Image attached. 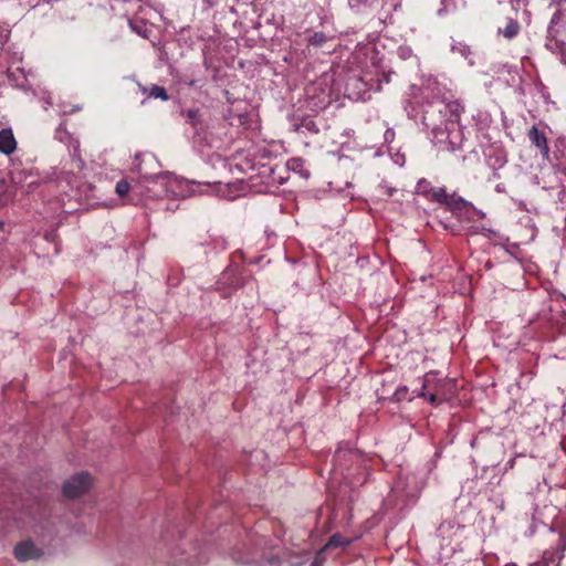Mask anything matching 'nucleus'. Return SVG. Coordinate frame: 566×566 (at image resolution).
I'll use <instances>...</instances> for the list:
<instances>
[{"mask_svg":"<svg viewBox=\"0 0 566 566\" xmlns=\"http://www.w3.org/2000/svg\"><path fill=\"white\" fill-rule=\"evenodd\" d=\"M250 151V190L259 185L281 182L275 177L277 145L274 142L255 143Z\"/></svg>","mask_w":566,"mask_h":566,"instance_id":"1","label":"nucleus"},{"mask_svg":"<svg viewBox=\"0 0 566 566\" xmlns=\"http://www.w3.org/2000/svg\"><path fill=\"white\" fill-rule=\"evenodd\" d=\"M457 391V380L452 378H438L430 371L424 375L419 397L426 398L432 406H439L449 400Z\"/></svg>","mask_w":566,"mask_h":566,"instance_id":"2","label":"nucleus"},{"mask_svg":"<svg viewBox=\"0 0 566 566\" xmlns=\"http://www.w3.org/2000/svg\"><path fill=\"white\" fill-rule=\"evenodd\" d=\"M248 168V156L243 153H237L229 159V170L233 177V180L229 181L222 195L229 199L234 200L239 197H243L247 191L248 184L244 175Z\"/></svg>","mask_w":566,"mask_h":566,"instance_id":"3","label":"nucleus"},{"mask_svg":"<svg viewBox=\"0 0 566 566\" xmlns=\"http://www.w3.org/2000/svg\"><path fill=\"white\" fill-rule=\"evenodd\" d=\"M92 485V476L87 472H80L73 475L63 484V494L67 499H76L88 492Z\"/></svg>","mask_w":566,"mask_h":566,"instance_id":"4","label":"nucleus"},{"mask_svg":"<svg viewBox=\"0 0 566 566\" xmlns=\"http://www.w3.org/2000/svg\"><path fill=\"white\" fill-rule=\"evenodd\" d=\"M447 209L459 220L463 221L464 214H474L475 208L462 197L447 193V200L442 201Z\"/></svg>","mask_w":566,"mask_h":566,"instance_id":"5","label":"nucleus"},{"mask_svg":"<svg viewBox=\"0 0 566 566\" xmlns=\"http://www.w3.org/2000/svg\"><path fill=\"white\" fill-rule=\"evenodd\" d=\"M416 192L431 202L442 203L447 200L444 188H434L430 181L422 178L416 185Z\"/></svg>","mask_w":566,"mask_h":566,"instance_id":"6","label":"nucleus"},{"mask_svg":"<svg viewBox=\"0 0 566 566\" xmlns=\"http://www.w3.org/2000/svg\"><path fill=\"white\" fill-rule=\"evenodd\" d=\"M43 555L41 548L36 547L32 541H23L15 545L14 556L20 562L38 559Z\"/></svg>","mask_w":566,"mask_h":566,"instance_id":"7","label":"nucleus"},{"mask_svg":"<svg viewBox=\"0 0 566 566\" xmlns=\"http://www.w3.org/2000/svg\"><path fill=\"white\" fill-rule=\"evenodd\" d=\"M527 137L532 145H534L539 150L543 159L546 161H551L549 147L545 133L539 130L536 126H533L528 130Z\"/></svg>","mask_w":566,"mask_h":566,"instance_id":"8","label":"nucleus"},{"mask_svg":"<svg viewBox=\"0 0 566 566\" xmlns=\"http://www.w3.org/2000/svg\"><path fill=\"white\" fill-rule=\"evenodd\" d=\"M17 149V140L11 128L0 130V153L11 155Z\"/></svg>","mask_w":566,"mask_h":566,"instance_id":"9","label":"nucleus"},{"mask_svg":"<svg viewBox=\"0 0 566 566\" xmlns=\"http://www.w3.org/2000/svg\"><path fill=\"white\" fill-rule=\"evenodd\" d=\"M446 112L448 120L459 123L461 115L464 112V107L459 101H451L446 104Z\"/></svg>","mask_w":566,"mask_h":566,"instance_id":"10","label":"nucleus"},{"mask_svg":"<svg viewBox=\"0 0 566 566\" xmlns=\"http://www.w3.org/2000/svg\"><path fill=\"white\" fill-rule=\"evenodd\" d=\"M352 539L350 538H347V537H344L343 535H340L339 533H336L334 535H332L327 543L319 549L322 551V554L329 549V548H337V547H347L352 544Z\"/></svg>","mask_w":566,"mask_h":566,"instance_id":"11","label":"nucleus"},{"mask_svg":"<svg viewBox=\"0 0 566 566\" xmlns=\"http://www.w3.org/2000/svg\"><path fill=\"white\" fill-rule=\"evenodd\" d=\"M502 34L507 39L512 40L520 32V24L516 20L510 19L503 30H501Z\"/></svg>","mask_w":566,"mask_h":566,"instance_id":"12","label":"nucleus"},{"mask_svg":"<svg viewBox=\"0 0 566 566\" xmlns=\"http://www.w3.org/2000/svg\"><path fill=\"white\" fill-rule=\"evenodd\" d=\"M328 41V36L324 32H314L308 38V44L314 48H323L325 43Z\"/></svg>","mask_w":566,"mask_h":566,"instance_id":"13","label":"nucleus"},{"mask_svg":"<svg viewBox=\"0 0 566 566\" xmlns=\"http://www.w3.org/2000/svg\"><path fill=\"white\" fill-rule=\"evenodd\" d=\"M134 189L135 187H133L126 179H120L115 187V191L120 198L126 197L129 193V191Z\"/></svg>","mask_w":566,"mask_h":566,"instance_id":"14","label":"nucleus"},{"mask_svg":"<svg viewBox=\"0 0 566 566\" xmlns=\"http://www.w3.org/2000/svg\"><path fill=\"white\" fill-rule=\"evenodd\" d=\"M149 97L167 101L168 94L163 86L153 85L149 90Z\"/></svg>","mask_w":566,"mask_h":566,"instance_id":"15","label":"nucleus"},{"mask_svg":"<svg viewBox=\"0 0 566 566\" xmlns=\"http://www.w3.org/2000/svg\"><path fill=\"white\" fill-rule=\"evenodd\" d=\"M300 127L304 128L305 130H307L311 134H318L319 133V128H318L317 124L313 119H311V118H304L301 122Z\"/></svg>","mask_w":566,"mask_h":566,"instance_id":"16","label":"nucleus"},{"mask_svg":"<svg viewBox=\"0 0 566 566\" xmlns=\"http://www.w3.org/2000/svg\"><path fill=\"white\" fill-rule=\"evenodd\" d=\"M198 116H199L198 109H188L187 111V120L193 126L197 124Z\"/></svg>","mask_w":566,"mask_h":566,"instance_id":"17","label":"nucleus"},{"mask_svg":"<svg viewBox=\"0 0 566 566\" xmlns=\"http://www.w3.org/2000/svg\"><path fill=\"white\" fill-rule=\"evenodd\" d=\"M482 214L475 209V213L474 214H464L463 216V221H460L461 223H464V222H475L478 219H481Z\"/></svg>","mask_w":566,"mask_h":566,"instance_id":"18","label":"nucleus"},{"mask_svg":"<svg viewBox=\"0 0 566 566\" xmlns=\"http://www.w3.org/2000/svg\"><path fill=\"white\" fill-rule=\"evenodd\" d=\"M324 558L322 557V551H318L314 560L310 566H322Z\"/></svg>","mask_w":566,"mask_h":566,"instance_id":"19","label":"nucleus"},{"mask_svg":"<svg viewBox=\"0 0 566 566\" xmlns=\"http://www.w3.org/2000/svg\"><path fill=\"white\" fill-rule=\"evenodd\" d=\"M298 163H300V159H293L287 165H289V167H292L294 169L295 166L298 165Z\"/></svg>","mask_w":566,"mask_h":566,"instance_id":"20","label":"nucleus"},{"mask_svg":"<svg viewBox=\"0 0 566 566\" xmlns=\"http://www.w3.org/2000/svg\"><path fill=\"white\" fill-rule=\"evenodd\" d=\"M382 78L386 83H388L390 81L389 75H387V74H382Z\"/></svg>","mask_w":566,"mask_h":566,"instance_id":"21","label":"nucleus"},{"mask_svg":"<svg viewBox=\"0 0 566 566\" xmlns=\"http://www.w3.org/2000/svg\"><path fill=\"white\" fill-rule=\"evenodd\" d=\"M468 229H470L472 232H478V229H479V228H478V227H475V226H471V227H469Z\"/></svg>","mask_w":566,"mask_h":566,"instance_id":"22","label":"nucleus"},{"mask_svg":"<svg viewBox=\"0 0 566 566\" xmlns=\"http://www.w3.org/2000/svg\"><path fill=\"white\" fill-rule=\"evenodd\" d=\"M4 223L0 221V231L3 230Z\"/></svg>","mask_w":566,"mask_h":566,"instance_id":"23","label":"nucleus"},{"mask_svg":"<svg viewBox=\"0 0 566 566\" xmlns=\"http://www.w3.org/2000/svg\"><path fill=\"white\" fill-rule=\"evenodd\" d=\"M232 273V270H227L226 275L229 276Z\"/></svg>","mask_w":566,"mask_h":566,"instance_id":"24","label":"nucleus"},{"mask_svg":"<svg viewBox=\"0 0 566 566\" xmlns=\"http://www.w3.org/2000/svg\"><path fill=\"white\" fill-rule=\"evenodd\" d=\"M235 258H237V254L234 253V254L232 255V263H234V262H235Z\"/></svg>","mask_w":566,"mask_h":566,"instance_id":"25","label":"nucleus"},{"mask_svg":"<svg viewBox=\"0 0 566 566\" xmlns=\"http://www.w3.org/2000/svg\"><path fill=\"white\" fill-rule=\"evenodd\" d=\"M251 124H252V120L250 119V126H249L250 132L253 129Z\"/></svg>","mask_w":566,"mask_h":566,"instance_id":"26","label":"nucleus"}]
</instances>
